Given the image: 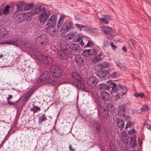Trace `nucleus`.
Listing matches in <instances>:
<instances>
[{
  "instance_id": "obj_1",
  "label": "nucleus",
  "mask_w": 151,
  "mask_h": 151,
  "mask_svg": "<svg viewBox=\"0 0 151 151\" xmlns=\"http://www.w3.org/2000/svg\"><path fill=\"white\" fill-rule=\"evenodd\" d=\"M110 83L111 85H113L111 93L114 96L116 100L122 98L124 96L126 95L127 91V89L126 87L120 84L117 85L113 82Z\"/></svg>"
},
{
  "instance_id": "obj_2",
  "label": "nucleus",
  "mask_w": 151,
  "mask_h": 151,
  "mask_svg": "<svg viewBox=\"0 0 151 151\" xmlns=\"http://www.w3.org/2000/svg\"><path fill=\"white\" fill-rule=\"evenodd\" d=\"M66 17V15L61 14L57 24L58 29L61 27L60 31L62 33H65L73 28V25L70 21L69 20L64 21V18Z\"/></svg>"
},
{
  "instance_id": "obj_3",
  "label": "nucleus",
  "mask_w": 151,
  "mask_h": 151,
  "mask_svg": "<svg viewBox=\"0 0 151 151\" xmlns=\"http://www.w3.org/2000/svg\"><path fill=\"white\" fill-rule=\"evenodd\" d=\"M60 46L61 50L58 51V55L62 60H66L71 52L70 46L65 41L60 42Z\"/></svg>"
},
{
  "instance_id": "obj_4",
  "label": "nucleus",
  "mask_w": 151,
  "mask_h": 151,
  "mask_svg": "<svg viewBox=\"0 0 151 151\" xmlns=\"http://www.w3.org/2000/svg\"><path fill=\"white\" fill-rule=\"evenodd\" d=\"M52 76L58 78L60 81H61V79L64 78V76H61L62 74V70L61 68L58 66H52L51 67L50 70Z\"/></svg>"
},
{
  "instance_id": "obj_5",
  "label": "nucleus",
  "mask_w": 151,
  "mask_h": 151,
  "mask_svg": "<svg viewBox=\"0 0 151 151\" xmlns=\"http://www.w3.org/2000/svg\"><path fill=\"white\" fill-rule=\"evenodd\" d=\"M42 9L43 10L39 16V20L41 24L43 25L46 22L50 15V12L49 11H45L44 8Z\"/></svg>"
},
{
  "instance_id": "obj_6",
  "label": "nucleus",
  "mask_w": 151,
  "mask_h": 151,
  "mask_svg": "<svg viewBox=\"0 0 151 151\" xmlns=\"http://www.w3.org/2000/svg\"><path fill=\"white\" fill-rule=\"evenodd\" d=\"M102 31L104 33L108 34L113 37L116 35L115 30L107 26H103L101 27Z\"/></svg>"
},
{
  "instance_id": "obj_7",
  "label": "nucleus",
  "mask_w": 151,
  "mask_h": 151,
  "mask_svg": "<svg viewBox=\"0 0 151 151\" xmlns=\"http://www.w3.org/2000/svg\"><path fill=\"white\" fill-rule=\"evenodd\" d=\"M37 58L43 63L50 64L53 62V59L50 57H47L42 54H39L37 56Z\"/></svg>"
},
{
  "instance_id": "obj_8",
  "label": "nucleus",
  "mask_w": 151,
  "mask_h": 151,
  "mask_svg": "<svg viewBox=\"0 0 151 151\" xmlns=\"http://www.w3.org/2000/svg\"><path fill=\"white\" fill-rule=\"evenodd\" d=\"M56 15L54 14L52 15L48 20L46 25H47L49 27H53L56 24Z\"/></svg>"
},
{
  "instance_id": "obj_9",
  "label": "nucleus",
  "mask_w": 151,
  "mask_h": 151,
  "mask_svg": "<svg viewBox=\"0 0 151 151\" xmlns=\"http://www.w3.org/2000/svg\"><path fill=\"white\" fill-rule=\"evenodd\" d=\"M98 79L95 77L92 76L90 77L88 80L87 83L91 87H94L98 82Z\"/></svg>"
},
{
  "instance_id": "obj_10",
  "label": "nucleus",
  "mask_w": 151,
  "mask_h": 151,
  "mask_svg": "<svg viewBox=\"0 0 151 151\" xmlns=\"http://www.w3.org/2000/svg\"><path fill=\"white\" fill-rule=\"evenodd\" d=\"M36 42L37 43L40 42L42 45L46 43V36L44 34L40 35L36 38Z\"/></svg>"
},
{
  "instance_id": "obj_11",
  "label": "nucleus",
  "mask_w": 151,
  "mask_h": 151,
  "mask_svg": "<svg viewBox=\"0 0 151 151\" xmlns=\"http://www.w3.org/2000/svg\"><path fill=\"white\" fill-rule=\"evenodd\" d=\"M46 81L47 83L51 84L52 86H55L58 84L59 81L58 78H54L49 77V78L47 79Z\"/></svg>"
},
{
  "instance_id": "obj_12",
  "label": "nucleus",
  "mask_w": 151,
  "mask_h": 151,
  "mask_svg": "<svg viewBox=\"0 0 151 151\" xmlns=\"http://www.w3.org/2000/svg\"><path fill=\"white\" fill-rule=\"evenodd\" d=\"M49 74L48 72H44L40 77V80L41 82H43L47 80L49 78Z\"/></svg>"
},
{
  "instance_id": "obj_13",
  "label": "nucleus",
  "mask_w": 151,
  "mask_h": 151,
  "mask_svg": "<svg viewBox=\"0 0 151 151\" xmlns=\"http://www.w3.org/2000/svg\"><path fill=\"white\" fill-rule=\"evenodd\" d=\"M99 76L101 79L105 80L108 77V72L106 70H102Z\"/></svg>"
},
{
  "instance_id": "obj_14",
  "label": "nucleus",
  "mask_w": 151,
  "mask_h": 151,
  "mask_svg": "<svg viewBox=\"0 0 151 151\" xmlns=\"http://www.w3.org/2000/svg\"><path fill=\"white\" fill-rule=\"evenodd\" d=\"M115 123L117 126L119 128L123 129L124 126V123L122 119L116 118Z\"/></svg>"
},
{
  "instance_id": "obj_15",
  "label": "nucleus",
  "mask_w": 151,
  "mask_h": 151,
  "mask_svg": "<svg viewBox=\"0 0 151 151\" xmlns=\"http://www.w3.org/2000/svg\"><path fill=\"white\" fill-rule=\"evenodd\" d=\"M73 39L74 42H81L80 43V44L82 46H84L85 44V42H83V40L81 39L80 37L76 35V34Z\"/></svg>"
},
{
  "instance_id": "obj_16",
  "label": "nucleus",
  "mask_w": 151,
  "mask_h": 151,
  "mask_svg": "<svg viewBox=\"0 0 151 151\" xmlns=\"http://www.w3.org/2000/svg\"><path fill=\"white\" fill-rule=\"evenodd\" d=\"M101 98L104 101H107L108 100L109 97V95L108 92L104 91L101 92Z\"/></svg>"
},
{
  "instance_id": "obj_17",
  "label": "nucleus",
  "mask_w": 151,
  "mask_h": 151,
  "mask_svg": "<svg viewBox=\"0 0 151 151\" xmlns=\"http://www.w3.org/2000/svg\"><path fill=\"white\" fill-rule=\"evenodd\" d=\"M125 110V108L123 106L120 108L118 111L119 114L123 119L125 118L126 117Z\"/></svg>"
},
{
  "instance_id": "obj_18",
  "label": "nucleus",
  "mask_w": 151,
  "mask_h": 151,
  "mask_svg": "<svg viewBox=\"0 0 151 151\" xmlns=\"http://www.w3.org/2000/svg\"><path fill=\"white\" fill-rule=\"evenodd\" d=\"M93 130L95 133L99 132L101 129V126L100 124L97 123H94L93 126Z\"/></svg>"
},
{
  "instance_id": "obj_19",
  "label": "nucleus",
  "mask_w": 151,
  "mask_h": 151,
  "mask_svg": "<svg viewBox=\"0 0 151 151\" xmlns=\"http://www.w3.org/2000/svg\"><path fill=\"white\" fill-rule=\"evenodd\" d=\"M70 48H71L72 50L75 52L77 51H79L80 50V46L78 44L71 43L70 44Z\"/></svg>"
},
{
  "instance_id": "obj_20",
  "label": "nucleus",
  "mask_w": 151,
  "mask_h": 151,
  "mask_svg": "<svg viewBox=\"0 0 151 151\" xmlns=\"http://www.w3.org/2000/svg\"><path fill=\"white\" fill-rule=\"evenodd\" d=\"M24 13H20L17 14L15 17V20L18 22H22L24 21Z\"/></svg>"
},
{
  "instance_id": "obj_21",
  "label": "nucleus",
  "mask_w": 151,
  "mask_h": 151,
  "mask_svg": "<svg viewBox=\"0 0 151 151\" xmlns=\"http://www.w3.org/2000/svg\"><path fill=\"white\" fill-rule=\"evenodd\" d=\"M24 18V21H29L31 20L32 18V13L31 12H27L25 13H24L23 16Z\"/></svg>"
},
{
  "instance_id": "obj_22",
  "label": "nucleus",
  "mask_w": 151,
  "mask_h": 151,
  "mask_svg": "<svg viewBox=\"0 0 151 151\" xmlns=\"http://www.w3.org/2000/svg\"><path fill=\"white\" fill-rule=\"evenodd\" d=\"M112 65L111 63L107 62H104L99 65L100 68L101 69L108 68Z\"/></svg>"
},
{
  "instance_id": "obj_23",
  "label": "nucleus",
  "mask_w": 151,
  "mask_h": 151,
  "mask_svg": "<svg viewBox=\"0 0 151 151\" xmlns=\"http://www.w3.org/2000/svg\"><path fill=\"white\" fill-rule=\"evenodd\" d=\"M102 55L101 53H100L98 55L95 56L92 59V61L94 63H96L98 61H99L102 60Z\"/></svg>"
},
{
  "instance_id": "obj_24",
  "label": "nucleus",
  "mask_w": 151,
  "mask_h": 151,
  "mask_svg": "<svg viewBox=\"0 0 151 151\" xmlns=\"http://www.w3.org/2000/svg\"><path fill=\"white\" fill-rule=\"evenodd\" d=\"M41 11V9L39 6L34 8L32 11L31 12L32 13V15H35L38 14Z\"/></svg>"
},
{
  "instance_id": "obj_25",
  "label": "nucleus",
  "mask_w": 151,
  "mask_h": 151,
  "mask_svg": "<svg viewBox=\"0 0 151 151\" xmlns=\"http://www.w3.org/2000/svg\"><path fill=\"white\" fill-rule=\"evenodd\" d=\"M17 11L19 12L22 11L24 9V4L23 3L20 2L18 3L16 5Z\"/></svg>"
},
{
  "instance_id": "obj_26",
  "label": "nucleus",
  "mask_w": 151,
  "mask_h": 151,
  "mask_svg": "<svg viewBox=\"0 0 151 151\" xmlns=\"http://www.w3.org/2000/svg\"><path fill=\"white\" fill-rule=\"evenodd\" d=\"M73 78L78 81H81V76L76 72H73L72 73Z\"/></svg>"
},
{
  "instance_id": "obj_27",
  "label": "nucleus",
  "mask_w": 151,
  "mask_h": 151,
  "mask_svg": "<svg viewBox=\"0 0 151 151\" xmlns=\"http://www.w3.org/2000/svg\"><path fill=\"white\" fill-rule=\"evenodd\" d=\"M18 40V39H17L16 40H14L11 41L8 40L7 41V42L6 43L7 44H11L17 47H19V45L17 42Z\"/></svg>"
},
{
  "instance_id": "obj_28",
  "label": "nucleus",
  "mask_w": 151,
  "mask_h": 151,
  "mask_svg": "<svg viewBox=\"0 0 151 151\" xmlns=\"http://www.w3.org/2000/svg\"><path fill=\"white\" fill-rule=\"evenodd\" d=\"M7 33V30L5 28H2L0 30V37H3Z\"/></svg>"
},
{
  "instance_id": "obj_29",
  "label": "nucleus",
  "mask_w": 151,
  "mask_h": 151,
  "mask_svg": "<svg viewBox=\"0 0 151 151\" xmlns=\"http://www.w3.org/2000/svg\"><path fill=\"white\" fill-rule=\"evenodd\" d=\"M98 88L100 90H105L110 88V87L109 86L104 83H101L99 84V85Z\"/></svg>"
},
{
  "instance_id": "obj_30",
  "label": "nucleus",
  "mask_w": 151,
  "mask_h": 151,
  "mask_svg": "<svg viewBox=\"0 0 151 151\" xmlns=\"http://www.w3.org/2000/svg\"><path fill=\"white\" fill-rule=\"evenodd\" d=\"M94 43L91 40H88V42L86 45L84 46V48L87 47H92L94 45Z\"/></svg>"
},
{
  "instance_id": "obj_31",
  "label": "nucleus",
  "mask_w": 151,
  "mask_h": 151,
  "mask_svg": "<svg viewBox=\"0 0 151 151\" xmlns=\"http://www.w3.org/2000/svg\"><path fill=\"white\" fill-rule=\"evenodd\" d=\"M10 8L9 6L8 5L6 6L5 7L4 9H1L2 11V14H6L9 13V9Z\"/></svg>"
},
{
  "instance_id": "obj_32",
  "label": "nucleus",
  "mask_w": 151,
  "mask_h": 151,
  "mask_svg": "<svg viewBox=\"0 0 151 151\" xmlns=\"http://www.w3.org/2000/svg\"><path fill=\"white\" fill-rule=\"evenodd\" d=\"M130 143L132 147L133 148L136 146V139L135 138L131 137L130 138Z\"/></svg>"
},
{
  "instance_id": "obj_33",
  "label": "nucleus",
  "mask_w": 151,
  "mask_h": 151,
  "mask_svg": "<svg viewBox=\"0 0 151 151\" xmlns=\"http://www.w3.org/2000/svg\"><path fill=\"white\" fill-rule=\"evenodd\" d=\"M47 119L46 117L44 114L39 118V123L40 124H42L43 122L45 121Z\"/></svg>"
},
{
  "instance_id": "obj_34",
  "label": "nucleus",
  "mask_w": 151,
  "mask_h": 151,
  "mask_svg": "<svg viewBox=\"0 0 151 151\" xmlns=\"http://www.w3.org/2000/svg\"><path fill=\"white\" fill-rule=\"evenodd\" d=\"M76 35V33L75 32H70L68 35V39L70 40L73 39Z\"/></svg>"
},
{
  "instance_id": "obj_35",
  "label": "nucleus",
  "mask_w": 151,
  "mask_h": 151,
  "mask_svg": "<svg viewBox=\"0 0 151 151\" xmlns=\"http://www.w3.org/2000/svg\"><path fill=\"white\" fill-rule=\"evenodd\" d=\"M12 99V96L11 95H9L8 97L7 98V101L8 102V104L10 105H14V106H15L16 104H14L12 103L11 101H10L9 99Z\"/></svg>"
},
{
  "instance_id": "obj_36",
  "label": "nucleus",
  "mask_w": 151,
  "mask_h": 151,
  "mask_svg": "<svg viewBox=\"0 0 151 151\" xmlns=\"http://www.w3.org/2000/svg\"><path fill=\"white\" fill-rule=\"evenodd\" d=\"M107 19L108 17H102L101 18H100L99 19L102 23L108 24V21Z\"/></svg>"
},
{
  "instance_id": "obj_37",
  "label": "nucleus",
  "mask_w": 151,
  "mask_h": 151,
  "mask_svg": "<svg viewBox=\"0 0 151 151\" xmlns=\"http://www.w3.org/2000/svg\"><path fill=\"white\" fill-rule=\"evenodd\" d=\"M91 50H85L83 51V55L85 56H88L90 55Z\"/></svg>"
},
{
  "instance_id": "obj_38",
  "label": "nucleus",
  "mask_w": 151,
  "mask_h": 151,
  "mask_svg": "<svg viewBox=\"0 0 151 151\" xmlns=\"http://www.w3.org/2000/svg\"><path fill=\"white\" fill-rule=\"evenodd\" d=\"M32 7V4H25L24 5V9L26 10H29L31 9Z\"/></svg>"
},
{
  "instance_id": "obj_39",
  "label": "nucleus",
  "mask_w": 151,
  "mask_h": 151,
  "mask_svg": "<svg viewBox=\"0 0 151 151\" xmlns=\"http://www.w3.org/2000/svg\"><path fill=\"white\" fill-rule=\"evenodd\" d=\"M90 50H91V55H94L97 54L98 51L96 48L94 47L93 49Z\"/></svg>"
},
{
  "instance_id": "obj_40",
  "label": "nucleus",
  "mask_w": 151,
  "mask_h": 151,
  "mask_svg": "<svg viewBox=\"0 0 151 151\" xmlns=\"http://www.w3.org/2000/svg\"><path fill=\"white\" fill-rule=\"evenodd\" d=\"M134 95L137 97H140L142 98L144 97V94L142 93H136L134 94Z\"/></svg>"
},
{
  "instance_id": "obj_41",
  "label": "nucleus",
  "mask_w": 151,
  "mask_h": 151,
  "mask_svg": "<svg viewBox=\"0 0 151 151\" xmlns=\"http://www.w3.org/2000/svg\"><path fill=\"white\" fill-rule=\"evenodd\" d=\"M123 140V143L124 144H127L129 142V138L127 137H124Z\"/></svg>"
},
{
  "instance_id": "obj_42",
  "label": "nucleus",
  "mask_w": 151,
  "mask_h": 151,
  "mask_svg": "<svg viewBox=\"0 0 151 151\" xmlns=\"http://www.w3.org/2000/svg\"><path fill=\"white\" fill-rule=\"evenodd\" d=\"M75 26L78 27L79 30H81V29L84 28V27L83 25L76 23L75 24Z\"/></svg>"
},
{
  "instance_id": "obj_43",
  "label": "nucleus",
  "mask_w": 151,
  "mask_h": 151,
  "mask_svg": "<svg viewBox=\"0 0 151 151\" xmlns=\"http://www.w3.org/2000/svg\"><path fill=\"white\" fill-rule=\"evenodd\" d=\"M148 109V107L147 105L143 106L141 109V111H142L144 112V111H147Z\"/></svg>"
},
{
  "instance_id": "obj_44",
  "label": "nucleus",
  "mask_w": 151,
  "mask_h": 151,
  "mask_svg": "<svg viewBox=\"0 0 151 151\" xmlns=\"http://www.w3.org/2000/svg\"><path fill=\"white\" fill-rule=\"evenodd\" d=\"M119 76V73H114L111 75V77L112 78H117Z\"/></svg>"
},
{
  "instance_id": "obj_45",
  "label": "nucleus",
  "mask_w": 151,
  "mask_h": 151,
  "mask_svg": "<svg viewBox=\"0 0 151 151\" xmlns=\"http://www.w3.org/2000/svg\"><path fill=\"white\" fill-rule=\"evenodd\" d=\"M135 132L134 129H132L128 132V134L130 135H132L134 134V133Z\"/></svg>"
},
{
  "instance_id": "obj_46",
  "label": "nucleus",
  "mask_w": 151,
  "mask_h": 151,
  "mask_svg": "<svg viewBox=\"0 0 151 151\" xmlns=\"http://www.w3.org/2000/svg\"><path fill=\"white\" fill-rule=\"evenodd\" d=\"M132 123L130 121L128 122L126 124L125 129H126L128 128L131 125H132Z\"/></svg>"
},
{
  "instance_id": "obj_47",
  "label": "nucleus",
  "mask_w": 151,
  "mask_h": 151,
  "mask_svg": "<svg viewBox=\"0 0 151 151\" xmlns=\"http://www.w3.org/2000/svg\"><path fill=\"white\" fill-rule=\"evenodd\" d=\"M31 111H33L34 114L37 112V109L35 108V106H34L33 107L31 108Z\"/></svg>"
},
{
  "instance_id": "obj_48",
  "label": "nucleus",
  "mask_w": 151,
  "mask_h": 151,
  "mask_svg": "<svg viewBox=\"0 0 151 151\" xmlns=\"http://www.w3.org/2000/svg\"><path fill=\"white\" fill-rule=\"evenodd\" d=\"M111 45L112 49L114 50H115L116 49V47L115 45H114L112 42H111L110 44Z\"/></svg>"
},
{
  "instance_id": "obj_49",
  "label": "nucleus",
  "mask_w": 151,
  "mask_h": 151,
  "mask_svg": "<svg viewBox=\"0 0 151 151\" xmlns=\"http://www.w3.org/2000/svg\"><path fill=\"white\" fill-rule=\"evenodd\" d=\"M111 109H110V106H108L107 107L108 110L109 111H113L114 110V107L113 106L111 105Z\"/></svg>"
},
{
  "instance_id": "obj_50",
  "label": "nucleus",
  "mask_w": 151,
  "mask_h": 151,
  "mask_svg": "<svg viewBox=\"0 0 151 151\" xmlns=\"http://www.w3.org/2000/svg\"><path fill=\"white\" fill-rule=\"evenodd\" d=\"M69 150L70 151H75V149L73 148L71 145H70L69 146Z\"/></svg>"
},
{
  "instance_id": "obj_51",
  "label": "nucleus",
  "mask_w": 151,
  "mask_h": 151,
  "mask_svg": "<svg viewBox=\"0 0 151 151\" xmlns=\"http://www.w3.org/2000/svg\"><path fill=\"white\" fill-rule=\"evenodd\" d=\"M104 46H107L109 45V43L107 41L104 42Z\"/></svg>"
},
{
  "instance_id": "obj_52",
  "label": "nucleus",
  "mask_w": 151,
  "mask_h": 151,
  "mask_svg": "<svg viewBox=\"0 0 151 151\" xmlns=\"http://www.w3.org/2000/svg\"><path fill=\"white\" fill-rule=\"evenodd\" d=\"M145 127H146L149 129H151V126L150 125L146 124L145 125Z\"/></svg>"
},
{
  "instance_id": "obj_53",
  "label": "nucleus",
  "mask_w": 151,
  "mask_h": 151,
  "mask_svg": "<svg viewBox=\"0 0 151 151\" xmlns=\"http://www.w3.org/2000/svg\"><path fill=\"white\" fill-rule=\"evenodd\" d=\"M122 50L124 52H127V49L125 46H123L122 47Z\"/></svg>"
},
{
  "instance_id": "obj_54",
  "label": "nucleus",
  "mask_w": 151,
  "mask_h": 151,
  "mask_svg": "<svg viewBox=\"0 0 151 151\" xmlns=\"http://www.w3.org/2000/svg\"><path fill=\"white\" fill-rule=\"evenodd\" d=\"M51 30H52V32H50V33L52 35H53V33H54L55 32V30H54L53 28H52L51 29Z\"/></svg>"
},
{
  "instance_id": "obj_55",
  "label": "nucleus",
  "mask_w": 151,
  "mask_h": 151,
  "mask_svg": "<svg viewBox=\"0 0 151 151\" xmlns=\"http://www.w3.org/2000/svg\"><path fill=\"white\" fill-rule=\"evenodd\" d=\"M115 63H116V64L117 65V66H118V67H120V68H121V65H120V64H119V63L118 62H115Z\"/></svg>"
},
{
  "instance_id": "obj_56",
  "label": "nucleus",
  "mask_w": 151,
  "mask_h": 151,
  "mask_svg": "<svg viewBox=\"0 0 151 151\" xmlns=\"http://www.w3.org/2000/svg\"><path fill=\"white\" fill-rule=\"evenodd\" d=\"M134 41V40H129V42L131 43V44H132V43H133V42Z\"/></svg>"
},
{
  "instance_id": "obj_57",
  "label": "nucleus",
  "mask_w": 151,
  "mask_h": 151,
  "mask_svg": "<svg viewBox=\"0 0 151 151\" xmlns=\"http://www.w3.org/2000/svg\"><path fill=\"white\" fill-rule=\"evenodd\" d=\"M132 45L133 47H134L136 45V43L135 41H134L133 42V43H132Z\"/></svg>"
},
{
  "instance_id": "obj_58",
  "label": "nucleus",
  "mask_w": 151,
  "mask_h": 151,
  "mask_svg": "<svg viewBox=\"0 0 151 151\" xmlns=\"http://www.w3.org/2000/svg\"><path fill=\"white\" fill-rule=\"evenodd\" d=\"M108 115V114L107 113H106V115H102V116H103V117L106 118V116H107Z\"/></svg>"
},
{
  "instance_id": "obj_59",
  "label": "nucleus",
  "mask_w": 151,
  "mask_h": 151,
  "mask_svg": "<svg viewBox=\"0 0 151 151\" xmlns=\"http://www.w3.org/2000/svg\"><path fill=\"white\" fill-rule=\"evenodd\" d=\"M35 108L37 109V110H40V107H38L37 106H35Z\"/></svg>"
},
{
  "instance_id": "obj_60",
  "label": "nucleus",
  "mask_w": 151,
  "mask_h": 151,
  "mask_svg": "<svg viewBox=\"0 0 151 151\" xmlns=\"http://www.w3.org/2000/svg\"><path fill=\"white\" fill-rule=\"evenodd\" d=\"M35 108L37 109V110H40V107H38L37 106H35Z\"/></svg>"
},
{
  "instance_id": "obj_61",
  "label": "nucleus",
  "mask_w": 151,
  "mask_h": 151,
  "mask_svg": "<svg viewBox=\"0 0 151 151\" xmlns=\"http://www.w3.org/2000/svg\"><path fill=\"white\" fill-rule=\"evenodd\" d=\"M35 108L37 109V110H40V107H38L37 106H35Z\"/></svg>"
},
{
  "instance_id": "obj_62",
  "label": "nucleus",
  "mask_w": 151,
  "mask_h": 151,
  "mask_svg": "<svg viewBox=\"0 0 151 151\" xmlns=\"http://www.w3.org/2000/svg\"><path fill=\"white\" fill-rule=\"evenodd\" d=\"M2 10L1 9H0V15L2 14Z\"/></svg>"
},
{
  "instance_id": "obj_63",
  "label": "nucleus",
  "mask_w": 151,
  "mask_h": 151,
  "mask_svg": "<svg viewBox=\"0 0 151 151\" xmlns=\"http://www.w3.org/2000/svg\"><path fill=\"white\" fill-rule=\"evenodd\" d=\"M7 42V41H4L3 42V44H7V43H6Z\"/></svg>"
},
{
  "instance_id": "obj_64",
  "label": "nucleus",
  "mask_w": 151,
  "mask_h": 151,
  "mask_svg": "<svg viewBox=\"0 0 151 151\" xmlns=\"http://www.w3.org/2000/svg\"><path fill=\"white\" fill-rule=\"evenodd\" d=\"M5 138H4V139L3 140L2 142V144H4L5 141Z\"/></svg>"
}]
</instances>
